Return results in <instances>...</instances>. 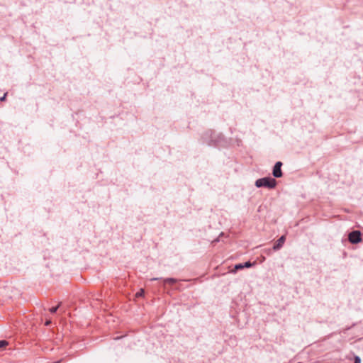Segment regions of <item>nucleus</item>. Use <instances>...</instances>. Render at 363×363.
<instances>
[{
	"label": "nucleus",
	"instance_id": "obj_7",
	"mask_svg": "<svg viewBox=\"0 0 363 363\" xmlns=\"http://www.w3.org/2000/svg\"><path fill=\"white\" fill-rule=\"evenodd\" d=\"M163 281L164 284H174L178 281V280L175 278L169 277V278L163 279Z\"/></svg>",
	"mask_w": 363,
	"mask_h": 363
},
{
	"label": "nucleus",
	"instance_id": "obj_4",
	"mask_svg": "<svg viewBox=\"0 0 363 363\" xmlns=\"http://www.w3.org/2000/svg\"><path fill=\"white\" fill-rule=\"evenodd\" d=\"M283 163L280 161L277 162L272 169V175L274 178H281L283 176L281 167Z\"/></svg>",
	"mask_w": 363,
	"mask_h": 363
},
{
	"label": "nucleus",
	"instance_id": "obj_15",
	"mask_svg": "<svg viewBox=\"0 0 363 363\" xmlns=\"http://www.w3.org/2000/svg\"><path fill=\"white\" fill-rule=\"evenodd\" d=\"M297 363H302V362H297Z\"/></svg>",
	"mask_w": 363,
	"mask_h": 363
},
{
	"label": "nucleus",
	"instance_id": "obj_13",
	"mask_svg": "<svg viewBox=\"0 0 363 363\" xmlns=\"http://www.w3.org/2000/svg\"><path fill=\"white\" fill-rule=\"evenodd\" d=\"M51 323H52V321H51L50 320H47L45 321V325L46 326H49V325H51Z\"/></svg>",
	"mask_w": 363,
	"mask_h": 363
},
{
	"label": "nucleus",
	"instance_id": "obj_1",
	"mask_svg": "<svg viewBox=\"0 0 363 363\" xmlns=\"http://www.w3.org/2000/svg\"><path fill=\"white\" fill-rule=\"evenodd\" d=\"M201 143L211 147H218L225 143L224 135L220 133H216L213 130H206L201 135Z\"/></svg>",
	"mask_w": 363,
	"mask_h": 363
},
{
	"label": "nucleus",
	"instance_id": "obj_14",
	"mask_svg": "<svg viewBox=\"0 0 363 363\" xmlns=\"http://www.w3.org/2000/svg\"><path fill=\"white\" fill-rule=\"evenodd\" d=\"M160 279H162V278H161V277H154V278L151 279L150 280L151 281H157V280H160Z\"/></svg>",
	"mask_w": 363,
	"mask_h": 363
},
{
	"label": "nucleus",
	"instance_id": "obj_10",
	"mask_svg": "<svg viewBox=\"0 0 363 363\" xmlns=\"http://www.w3.org/2000/svg\"><path fill=\"white\" fill-rule=\"evenodd\" d=\"M8 345H9L8 341H6L5 340H0V349L5 347Z\"/></svg>",
	"mask_w": 363,
	"mask_h": 363
},
{
	"label": "nucleus",
	"instance_id": "obj_11",
	"mask_svg": "<svg viewBox=\"0 0 363 363\" xmlns=\"http://www.w3.org/2000/svg\"><path fill=\"white\" fill-rule=\"evenodd\" d=\"M353 363H361V358L359 356L355 355L354 357V362Z\"/></svg>",
	"mask_w": 363,
	"mask_h": 363
},
{
	"label": "nucleus",
	"instance_id": "obj_12",
	"mask_svg": "<svg viewBox=\"0 0 363 363\" xmlns=\"http://www.w3.org/2000/svg\"><path fill=\"white\" fill-rule=\"evenodd\" d=\"M7 93H5L2 96L0 97V101H4L6 99Z\"/></svg>",
	"mask_w": 363,
	"mask_h": 363
},
{
	"label": "nucleus",
	"instance_id": "obj_6",
	"mask_svg": "<svg viewBox=\"0 0 363 363\" xmlns=\"http://www.w3.org/2000/svg\"><path fill=\"white\" fill-rule=\"evenodd\" d=\"M254 265L253 262L250 261H247L243 263H238L234 266V272H237L238 270L242 269L244 268H250Z\"/></svg>",
	"mask_w": 363,
	"mask_h": 363
},
{
	"label": "nucleus",
	"instance_id": "obj_3",
	"mask_svg": "<svg viewBox=\"0 0 363 363\" xmlns=\"http://www.w3.org/2000/svg\"><path fill=\"white\" fill-rule=\"evenodd\" d=\"M348 240L352 244H358L362 242V233L359 230H354L348 234Z\"/></svg>",
	"mask_w": 363,
	"mask_h": 363
},
{
	"label": "nucleus",
	"instance_id": "obj_8",
	"mask_svg": "<svg viewBox=\"0 0 363 363\" xmlns=\"http://www.w3.org/2000/svg\"><path fill=\"white\" fill-rule=\"evenodd\" d=\"M61 306V303H60L57 306H53V307H51L50 309H49V311L51 313H55L57 312V311L58 310V308H60V306Z\"/></svg>",
	"mask_w": 363,
	"mask_h": 363
},
{
	"label": "nucleus",
	"instance_id": "obj_2",
	"mask_svg": "<svg viewBox=\"0 0 363 363\" xmlns=\"http://www.w3.org/2000/svg\"><path fill=\"white\" fill-rule=\"evenodd\" d=\"M277 182L271 177H264L255 181V185L257 188H267L273 189L277 186Z\"/></svg>",
	"mask_w": 363,
	"mask_h": 363
},
{
	"label": "nucleus",
	"instance_id": "obj_5",
	"mask_svg": "<svg viewBox=\"0 0 363 363\" xmlns=\"http://www.w3.org/2000/svg\"><path fill=\"white\" fill-rule=\"evenodd\" d=\"M286 241V237L285 235H281L274 244L272 249L274 251L279 250L284 245V242Z\"/></svg>",
	"mask_w": 363,
	"mask_h": 363
},
{
	"label": "nucleus",
	"instance_id": "obj_9",
	"mask_svg": "<svg viewBox=\"0 0 363 363\" xmlns=\"http://www.w3.org/2000/svg\"><path fill=\"white\" fill-rule=\"evenodd\" d=\"M145 295V290L143 289H140L135 294L136 297H143Z\"/></svg>",
	"mask_w": 363,
	"mask_h": 363
}]
</instances>
